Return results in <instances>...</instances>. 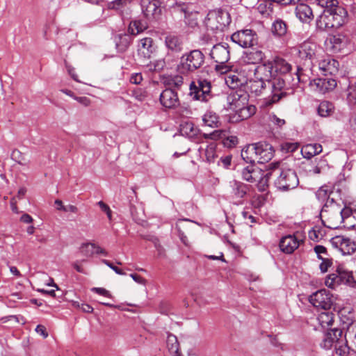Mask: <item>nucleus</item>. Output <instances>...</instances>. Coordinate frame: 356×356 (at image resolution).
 <instances>
[{
    "mask_svg": "<svg viewBox=\"0 0 356 356\" xmlns=\"http://www.w3.org/2000/svg\"><path fill=\"white\" fill-rule=\"evenodd\" d=\"M347 12L343 7H332L324 10L316 20V26L321 31H328L341 26L346 22Z\"/></svg>",
    "mask_w": 356,
    "mask_h": 356,
    "instance_id": "f257e3e1",
    "label": "nucleus"
},
{
    "mask_svg": "<svg viewBox=\"0 0 356 356\" xmlns=\"http://www.w3.org/2000/svg\"><path fill=\"white\" fill-rule=\"evenodd\" d=\"M341 204L337 202L334 199L328 200L325 202L320 216L323 224L325 227L330 229H337L341 224Z\"/></svg>",
    "mask_w": 356,
    "mask_h": 356,
    "instance_id": "f03ea898",
    "label": "nucleus"
},
{
    "mask_svg": "<svg viewBox=\"0 0 356 356\" xmlns=\"http://www.w3.org/2000/svg\"><path fill=\"white\" fill-rule=\"evenodd\" d=\"M175 14L180 15L184 17V22L188 27L195 29L198 26L200 11L199 6L192 2H176L171 7Z\"/></svg>",
    "mask_w": 356,
    "mask_h": 356,
    "instance_id": "7ed1b4c3",
    "label": "nucleus"
},
{
    "mask_svg": "<svg viewBox=\"0 0 356 356\" xmlns=\"http://www.w3.org/2000/svg\"><path fill=\"white\" fill-rule=\"evenodd\" d=\"M210 57L216 63L214 70L219 74L227 73L234 67V65L229 62L230 51L227 43L215 44L211 50Z\"/></svg>",
    "mask_w": 356,
    "mask_h": 356,
    "instance_id": "20e7f679",
    "label": "nucleus"
},
{
    "mask_svg": "<svg viewBox=\"0 0 356 356\" xmlns=\"http://www.w3.org/2000/svg\"><path fill=\"white\" fill-rule=\"evenodd\" d=\"M204 60V54L199 49H193L182 55L177 69L180 73L188 74L200 69Z\"/></svg>",
    "mask_w": 356,
    "mask_h": 356,
    "instance_id": "39448f33",
    "label": "nucleus"
},
{
    "mask_svg": "<svg viewBox=\"0 0 356 356\" xmlns=\"http://www.w3.org/2000/svg\"><path fill=\"white\" fill-rule=\"evenodd\" d=\"M230 23L229 13L220 8L209 10L204 19L207 29L215 33L224 31Z\"/></svg>",
    "mask_w": 356,
    "mask_h": 356,
    "instance_id": "423d86ee",
    "label": "nucleus"
},
{
    "mask_svg": "<svg viewBox=\"0 0 356 356\" xmlns=\"http://www.w3.org/2000/svg\"><path fill=\"white\" fill-rule=\"evenodd\" d=\"M189 95L193 99L207 102L212 98L211 83L207 79L199 77L189 86Z\"/></svg>",
    "mask_w": 356,
    "mask_h": 356,
    "instance_id": "0eeeda50",
    "label": "nucleus"
},
{
    "mask_svg": "<svg viewBox=\"0 0 356 356\" xmlns=\"http://www.w3.org/2000/svg\"><path fill=\"white\" fill-rule=\"evenodd\" d=\"M271 89L270 95L266 99V105L270 106L278 102L282 97L286 95L284 91L286 86L285 80L282 76L276 75L266 82Z\"/></svg>",
    "mask_w": 356,
    "mask_h": 356,
    "instance_id": "6e6552de",
    "label": "nucleus"
},
{
    "mask_svg": "<svg viewBox=\"0 0 356 356\" xmlns=\"http://www.w3.org/2000/svg\"><path fill=\"white\" fill-rule=\"evenodd\" d=\"M299 179L296 172L291 169L282 170L275 180V186L281 191H288L296 188Z\"/></svg>",
    "mask_w": 356,
    "mask_h": 356,
    "instance_id": "1a4fd4ad",
    "label": "nucleus"
},
{
    "mask_svg": "<svg viewBox=\"0 0 356 356\" xmlns=\"http://www.w3.org/2000/svg\"><path fill=\"white\" fill-rule=\"evenodd\" d=\"M232 40L243 48H249L258 44V35L252 29H242L234 33Z\"/></svg>",
    "mask_w": 356,
    "mask_h": 356,
    "instance_id": "9d476101",
    "label": "nucleus"
},
{
    "mask_svg": "<svg viewBox=\"0 0 356 356\" xmlns=\"http://www.w3.org/2000/svg\"><path fill=\"white\" fill-rule=\"evenodd\" d=\"M309 301L316 308L328 310L333 305V296L326 289H321L312 293Z\"/></svg>",
    "mask_w": 356,
    "mask_h": 356,
    "instance_id": "9b49d317",
    "label": "nucleus"
},
{
    "mask_svg": "<svg viewBox=\"0 0 356 356\" xmlns=\"http://www.w3.org/2000/svg\"><path fill=\"white\" fill-rule=\"evenodd\" d=\"M298 63H313L316 58L318 46L310 41H305L298 47Z\"/></svg>",
    "mask_w": 356,
    "mask_h": 356,
    "instance_id": "f8f14e48",
    "label": "nucleus"
},
{
    "mask_svg": "<svg viewBox=\"0 0 356 356\" xmlns=\"http://www.w3.org/2000/svg\"><path fill=\"white\" fill-rule=\"evenodd\" d=\"M274 69L272 61H267L259 65L255 70L256 78L258 79L253 86H261L264 88L266 82L274 76Z\"/></svg>",
    "mask_w": 356,
    "mask_h": 356,
    "instance_id": "ddd939ff",
    "label": "nucleus"
},
{
    "mask_svg": "<svg viewBox=\"0 0 356 356\" xmlns=\"http://www.w3.org/2000/svg\"><path fill=\"white\" fill-rule=\"evenodd\" d=\"M250 186L240 181L233 180L229 182V195L238 203H242L243 198L250 191Z\"/></svg>",
    "mask_w": 356,
    "mask_h": 356,
    "instance_id": "4468645a",
    "label": "nucleus"
},
{
    "mask_svg": "<svg viewBox=\"0 0 356 356\" xmlns=\"http://www.w3.org/2000/svg\"><path fill=\"white\" fill-rule=\"evenodd\" d=\"M312 89L317 92L325 94L337 86V81L333 78H318L314 79L309 83Z\"/></svg>",
    "mask_w": 356,
    "mask_h": 356,
    "instance_id": "2eb2a0df",
    "label": "nucleus"
},
{
    "mask_svg": "<svg viewBox=\"0 0 356 356\" xmlns=\"http://www.w3.org/2000/svg\"><path fill=\"white\" fill-rule=\"evenodd\" d=\"M142 11L147 19H156L161 13L158 0H141Z\"/></svg>",
    "mask_w": 356,
    "mask_h": 356,
    "instance_id": "dca6fc26",
    "label": "nucleus"
},
{
    "mask_svg": "<svg viewBox=\"0 0 356 356\" xmlns=\"http://www.w3.org/2000/svg\"><path fill=\"white\" fill-rule=\"evenodd\" d=\"M249 95L245 90L238 89L232 91L227 97V101L231 110H236L248 103Z\"/></svg>",
    "mask_w": 356,
    "mask_h": 356,
    "instance_id": "f3484780",
    "label": "nucleus"
},
{
    "mask_svg": "<svg viewBox=\"0 0 356 356\" xmlns=\"http://www.w3.org/2000/svg\"><path fill=\"white\" fill-rule=\"evenodd\" d=\"M339 62L330 56H325L318 61V68L325 76L336 75L339 72Z\"/></svg>",
    "mask_w": 356,
    "mask_h": 356,
    "instance_id": "a211bd4d",
    "label": "nucleus"
},
{
    "mask_svg": "<svg viewBox=\"0 0 356 356\" xmlns=\"http://www.w3.org/2000/svg\"><path fill=\"white\" fill-rule=\"evenodd\" d=\"M257 163H264L272 159L274 149L271 145L266 142L256 143Z\"/></svg>",
    "mask_w": 356,
    "mask_h": 356,
    "instance_id": "6ab92c4d",
    "label": "nucleus"
},
{
    "mask_svg": "<svg viewBox=\"0 0 356 356\" xmlns=\"http://www.w3.org/2000/svg\"><path fill=\"white\" fill-rule=\"evenodd\" d=\"M161 104L168 109L175 108L179 104L177 92L171 88H166L160 95Z\"/></svg>",
    "mask_w": 356,
    "mask_h": 356,
    "instance_id": "aec40b11",
    "label": "nucleus"
},
{
    "mask_svg": "<svg viewBox=\"0 0 356 356\" xmlns=\"http://www.w3.org/2000/svg\"><path fill=\"white\" fill-rule=\"evenodd\" d=\"M331 243L343 254H350L356 250V244L348 238L337 236L332 238Z\"/></svg>",
    "mask_w": 356,
    "mask_h": 356,
    "instance_id": "412c9836",
    "label": "nucleus"
},
{
    "mask_svg": "<svg viewBox=\"0 0 356 356\" xmlns=\"http://www.w3.org/2000/svg\"><path fill=\"white\" fill-rule=\"evenodd\" d=\"M154 51V41L152 38H144L139 41L138 56L143 60H146L150 58Z\"/></svg>",
    "mask_w": 356,
    "mask_h": 356,
    "instance_id": "4be33fe9",
    "label": "nucleus"
},
{
    "mask_svg": "<svg viewBox=\"0 0 356 356\" xmlns=\"http://www.w3.org/2000/svg\"><path fill=\"white\" fill-rule=\"evenodd\" d=\"M300 242L295 235H286L280 239L279 246L282 252L291 254L299 247Z\"/></svg>",
    "mask_w": 356,
    "mask_h": 356,
    "instance_id": "5701e85b",
    "label": "nucleus"
},
{
    "mask_svg": "<svg viewBox=\"0 0 356 356\" xmlns=\"http://www.w3.org/2000/svg\"><path fill=\"white\" fill-rule=\"evenodd\" d=\"M165 46L168 54L179 53L183 49L182 41L179 37L174 34H168L165 37Z\"/></svg>",
    "mask_w": 356,
    "mask_h": 356,
    "instance_id": "b1692460",
    "label": "nucleus"
},
{
    "mask_svg": "<svg viewBox=\"0 0 356 356\" xmlns=\"http://www.w3.org/2000/svg\"><path fill=\"white\" fill-rule=\"evenodd\" d=\"M261 170L254 165H250L243 168L241 177L243 179L250 183H254L263 177Z\"/></svg>",
    "mask_w": 356,
    "mask_h": 356,
    "instance_id": "393cba45",
    "label": "nucleus"
},
{
    "mask_svg": "<svg viewBox=\"0 0 356 356\" xmlns=\"http://www.w3.org/2000/svg\"><path fill=\"white\" fill-rule=\"evenodd\" d=\"M342 330L338 328L331 329L324 334L323 339L320 343L321 347L325 349H330L333 345H335L337 341L341 337Z\"/></svg>",
    "mask_w": 356,
    "mask_h": 356,
    "instance_id": "a878e982",
    "label": "nucleus"
},
{
    "mask_svg": "<svg viewBox=\"0 0 356 356\" xmlns=\"http://www.w3.org/2000/svg\"><path fill=\"white\" fill-rule=\"evenodd\" d=\"M309 63H298L297 65V70L296 75L298 82L307 83L312 81L310 80V74H312L314 64L310 61Z\"/></svg>",
    "mask_w": 356,
    "mask_h": 356,
    "instance_id": "bb28decb",
    "label": "nucleus"
},
{
    "mask_svg": "<svg viewBox=\"0 0 356 356\" xmlns=\"http://www.w3.org/2000/svg\"><path fill=\"white\" fill-rule=\"evenodd\" d=\"M225 74L227 75L225 81L229 88L238 90L237 88L243 84L244 79L243 76L238 72L234 71L233 68Z\"/></svg>",
    "mask_w": 356,
    "mask_h": 356,
    "instance_id": "cd10ccee",
    "label": "nucleus"
},
{
    "mask_svg": "<svg viewBox=\"0 0 356 356\" xmlns=\"http://www.w3.org/2000/svg\"><path fill=\"white\" fill-rule=\"evenodd\" d=\"M296 8V15L302 22H309L313 19V13L311 8L304 3L299 2Z\"/></svg>",
    "mask_w": 356,
    "mask_h": 356,
    "instance_id": "c85d7f7f",
    "label": "nucleus"
},
{
    "mask_svg": "<svg viewBox=\"0 0 356 356\" xmlns=\"http://www.w3.org/2000/svg\"><path fill=\"white\" fill-rule=\"evenodd\" d=\"M270 31L275 38H284L287 34L288 25L283 19L277 18L273 22Z\"/></svg>",
    "mask_w": 356,
    "mask_h": 356,
    "instance_id": "c756f323",
    "label": "nucleus"
},
{
    "mask_svg": "<svg viewBox=\"0 0 356 356\" xmlns=\"http://www.w3.org/2000/svg\"><path fill=\"white\" fill-rule=\"evenodd\" d=\"M272 65L274 72L280 73V76L286 74L291 70L292 67L290 63L280 57H276L274 60L272 61Z\"/></svg>",
    "mask_w": 356,
    "mask_h": 356,
    "instance_id": "7c9ffc66",
    "label": "nucleus"
},
{
    "mask_svg": "<svg viewBox=\"0 0 356 356\" xmlns=\"http://www.w3.org/2000/svg\"><path fill=\"white\" fill-rule=\"evenodd\" d=\"M241 157L246 163L252 164L257 162L256 144L245 146L241 151Z\"/></svg>",
    "mask_w": 356,
    "mask_h": 356,
    "instance_id": "2f4dec72",
    "label": "nucleus"
},
{
    "mask_svg": "<svg viewBox=\"0 0 356 356\" xmlns=\"http://www.w3.org/2000/svg\"><path fill=\"white\" fill-rule=\"evenodd\" d=\"M202 121L204 126L211 128H218L220 125V118L218 115L211 110H208L202 116Z\"/></svg>",
    "mask_w": 356,
    "mask_h": 356,
    "instance_id": "473e14b6",
    "label": "nucleus"
},
{
    "mask_svg": "<svg viewBox=\"0 0 356 356\" xmlns=\"http://www.w3.org/2000/svg\"><path fill=\"white\" fill-rule=\"evenodd\" d=\"M132 40L130 34L120 33L115 37V46L118 51L124 52L129 47Z\"/></svg>",
    "mask_w": 356,
    "mask_h": 356,
    "instance_id": "72a5a7b5",
    "label": "nucleus"
},
{
    "mask_svg": "<svg viewBox=\"0 0 356 356\" xmlns=\"http://www.w3.org/2000/svg\"><path fill=\"white\" fill-rule=\"evenodd\" d=\"M323 150L321 145L318 143L307 144L301 149V154L304 158L309 159L319 154Z\"/></svg>",
    "mask_w": 356,
    "mask_h": 356,
    "instance_id": "f704fd0d",
    "label": "nucleus"
},
{
    "mask_svg": "<svg viewBox=\"0 0 356 356\" xmlns=\"http://www.w3.org/2000/svg\"><path fill=\"white\" fill-rule=\"evenodd\" d=\"M339 272L341 284H345L352 288H356V280L351 271H348L341 267H339Z\"/></svg>",
    "mask_w": 356,
    "mask_h": 356,
    "instance_id": "c9c22d12",
    "label": "nucleus"
},
{
    "mask_svg": "<svg viewBox=\"0 0 356 356\" xmlns=\"http://www.w3.org/2000/svg\"><path fill=\"white\" fill-rule=\"evenodd\" d=\"M333 195V187L324 185L321 186L316 193V198L321 203H325L330 199H334Z\"/></svg>",
    "mask_w": 356,
    "mask_h": 356,
    "instance_id": "e433bc0d",
    "label": "nucleus"
},
{
    "mask_svg": "<svg viewBox=\"0 0 356 356\" xmlns=\"http://www.w3.org/2000/svg\"><path fill=\"white\" fill-rule=\"evenodd\" d=\"M147 23L142 19H137L130 22L128 32L130 35H136L147 29Z\"/></svg>",
    "mask_w": 356,
    "mask_h": 356,
    "instance_id": "4c0bfd02",
    "label": "nucleus"
},
{
    "mask_svg": "<svg viewBox=\"0 0 356 356\" xmlns=\"http://www.w3.org/2000/svg\"><path fill=\"white\" fill-rule=\"evenodd\" d=\"M265 58L264 53L261 50H253L245 54V60L249 64H257Z\"/></svg>",
    "mask_w": 356,
    "mask_h": 356,
    "instance_id": "58836bf2",
    "label": "nucleus"
},
{
    "mask_svg": "<svg viewBox=\"0 0 356 356\" xmlns=\"http://www.w3.org/2000/svg\"><path fill=\"white\" fill-rule=\"evenodd\" d=\"M256 111L257 108L254 105H248V104L245 105V106H241V108H238L234 111L238 114L241 120H243L253 115L256 113Z\"/></svg>",
    "mask_w": 356,
    "mask_h": 356,
    "instance_id": "ea45409f",
    "label": "nucleus"
},
{
    "mask_svg": "<svg viewBox=\"0 0 356 356\" xmlns=\"http://www.w3.org/2000/svg\"><path fill=\"white\" fill-rule=\"evenodd\" d=\"M334 111V107L332 103L328 101L321 102L317 108L318 114L321 117L330 116Z\"/></svg>",
    "mask_w": 356,
    "mask_h": 356,
    "instance_id": "a19ab883",
    "label": "nucleus"
},
{
    "mask_svg": "<svg viewBox=\"0 0 356 356\" xmlns=\"http://www.w3.org/2000/svg\"><path fill=\"white\" fill-rule=\"evenodd\" d=\"M166 346L170 353L176 355L179 353V343L175 335L168 333Z\"/></svg>",
    "mask_w": 356,
    "mask_h": 356,
    "instance_id": "79ce46f5",
    "label": "nucleus"
},
{
    "mask_svg": "<svg viewBox=\"0 0 356 356\" xmlns=\"http://www.w3.org/2000/svg\"><path fill=\"white\" fill-rule=\"evenodd\" d=\"M349 347L346 339L339 338L334 345L335 353L338 356H347L349 353Z\"/></svg>",
    "mask_w": 356,
    "mask_h": 356,
    "instance_id": "37998d69",
    "label": "nucleus"
},
{
    "mask_svg": "<svg viewBox=\"0 0 356 356\" xmlns=\"http://www.w3.org/2000/svg\"><path fill=\"white\" fill-rule=\"evenodd\" d=\"M319 324L323 327H327L332 325L334 322V314L331 312H323L318 316Z\"/></svg>",
    "mask_w": 356,
    "mask_h": 356,
    "instance_id": "c03bdc74",
    "label": "nucleus"
},
{
    "mask_svg": "<svg viewBox=\"0 0 356 356\" xmlns=\"http://www.w3.org/2000/svg\"><path fill=\"white\" fill-rule=\"evenodd\" d=\"M325 284L327 287L330 289H335L337 286L341 285L339 267L336 270L335 273L330 274L327 276Z\"/></svg>",
    "mask_w": 356,
    "mask_h": 356,
    "instance_id": "a18cd8bd",
    "label": "nucleus"
},
{
    "mask_svg": "<svg viewBox=\"0 0 356 356\" xmlns=\"http://www.w3.org/2000/svg\"><path fill=\"white\" fill-rule=\"evenodd\" d=\"M346 312V309L340 311L339 318L344 327L349 328V327L351 326L355 321L354 316L353 314L351 312H348V316L345 314Z\"/></svg>",
    "mask_w": 356,
    "mask_h": 356,
    "instance_id": "49530a36",
    "label": "nucleus"
},
{
    "mask_svg": "<svg viewBox=\"0 0 356 356\" xmlns=\"http://www.w3.org/2000/svg\"><path fill=\"white\" fill-rule=\"evenodd\" d=\"M198 129L194 127L191 122L185 123L181 127V131L189 138L194 137L198 132Z\"/></svg>",
    "mask_w": 356,
    "mask_h": 356,
    "instance_id": "de8ad7c7",
    "label": "nucleus"
},
{
    "mask_svg": "<svg viewBox=\"0 0 356 356\" xmlns=\"http://www.w3.org/2000/svg\"><path fill=\"white\" fill-rule=\"evenodd\" d=\"M149 71L161 72L165 67V62L163 59L156 60L147 65Z\"/></svg>",
    "mask_w": 356,
    "mask_h": 356,
    "instance_id": "09e8293b",
    "label": "nucleus"
},
{
    "mask_svg": "<svg viewBox=\"0 0 356 356\" xmlns=\"http://www.w3.org/2000/svg\"><path fill=\"white\" fill-rule=\"evenodd\" d=\"M184 83V78L181 75L170 76L167 79V83L171 86L179 88Z\"/></svg>",
    "mask_w": 356,
    "mask_h": 356,
    "instance_id": "8fccbe9b",
    "label": "nucleus"
},
{
    "mask_svg": "<svg viewBox=\"0 0 356 356\" xmlns=\"http://www.w3.org/2000/svg\"><path fill=\"white\" fill-rule=\"evenodd\" d=\"M184 220H179L178 222L176 224L175 228L177 230L178 236L179 237L181 242L184 245H188L187 236L185 235L184 232L182 230V229L184 228Z\"/></svg>",
    "mask_w": 356,
    "mask_h": 356,
    "instance_id": "3c124183",
    "label": "nucleus"
},
{
    "mask_svg": "<svg viewBox=\"0 0 356 356\" xmlns=\"http://www.w3.org/2000/svg\"><path fill=\"white\" fill-rule=\"evenodd\" d=\"M225 136V131L222 129L214 130L209 134H204L203 138L204 139H211L213 140H218L222 138Z\"/></svg>",
    "mask_w": 356,
    "mask_h": 356,
    "instance_id": "603ef678",
    "label": "nucleus"
},
{
    "mask_svg": "<svg viewBox=\"0 0 356 356\" xmlns=\"http://www.w3.org/2000/svg\"><path fill=\"white\" fill-rule=\"evenodd\" d=\"M131 96L139 102L144 101L147 97V92L142 88H136L132 90Z\"/></svg>",
    "mask_w": 356,
    "mask_h": 356,
    "instance_id": "864d4df0",
    "label": "nucleus"
},
{
    "mask_svg": "<svg viewBox=\"0 0 356 356\" xmlns=\"http://www.w3.org/2000/svg\"><path fill=\"white\" fill-rule=\"evenodd\" d=\"M205 156L208 162H214L215 158L217 156L215 152V146L210 145L205 149Z\"/></svg>",
    "mask_w": 356,
    "mask_h": 356,
    "instance_id": "5fc2aeb1",
    "label": "nucleus"
},
{
    "mask_svg": "<svg viewBox=\"0 0 356 356\" xmlns=\"http://www.w3.org/2000/svg\"><path fill=\"white\" fill-rule=\"evenodd\" d=\"M91 243H84L81 246L80 252L83 256L91 257L95 254V250L91 248Z\"/></svg>",
    "mask_w": 356,
    "mask_h": 356,
    "instance_id": "6e6d98bb",
    "label": "nucleus"
},
{
    "mask_svg": "<svg viewBox=\"0 0 356 356\" xmlns=\"http://www.w3.org/2000/svg\"><path fill=\"white\" fill-rule=\"evenodd\" d=\"M318 4L325 8V10L332 8V7H340L338 6L337 0H316Z\"/></svg>",
    "mask_w": 356,
    "mask_h": 356,
    "instance_id": "4d7b16f0",
    "label": "nucleus"
},
{
    "mask_svg": "<svg viewBox=\"0 0 356 356\" xmlns=\"http://www.w3.org/2000/svg\"><path fill=\"white\" fill-rule=\"evenodd\" d=\"M279 167H280L279 162L271 163L268 165V170L269 172H268L264 176L265 179H266V182L267 181V180H268L271 177V176L273 175V174L276 172V170H277L279 169Z\"/></svg>",
    "mask_w": 356,
    "mask_h": 356,
    "instance_id": "13d9d810",
    "label": "nucleus"
},
{
    "mask_svg": "<svg viewBox=\"0 0 356 356\" xmlns=\"http://www.w3.org/2000/svg\"><path fill=\"white\" fill-rule=\"evenodd\" d=\"M314 250L317 254V257L319 259H323V258H325L327 256H328L327 248L323 245H316L314 248Z\"/></svg>",
    "mask_w": 356,
    "mask_h": 356,
    "instance_id": "bf43d9fd",
    "label": "nucleus"
},
{
    "mask_svg": "<svg viewBox=\"0 0 356 356\" xmlns=\"http://www.w3.org/2000/svg\"><path fill=\"white\" fill-rule=\"evenodd\" d=\"M322 262L321 263L319 266V268L322 273H326L328 270V268L332 265V259L325 257L323 258Z\"/></svg>",
    "mask_w": 356,
    "mask_h": 356,
    "instance_id": "052dcab7",
    "label": "nucleus"
},
{
    "mask_svg": "<svg viewBox=\"0 0 356 356\" xmlns=\"http://www.w3.org/2000/svg\"><path fill=\"white\" fill-rule=\"evenodd\" d=\"M11 158L19 164H24V158L21 152L14 149L11 153Z\"/></svg>",
    "mask_w": 356,
    "mask_h": 356,
    "instance_id": "680f3d73",
    "label": "nucleus"
},
{
    "mask_svg": "<svg viewBox=\"0 0 356 356\" xmlns=\"http://www.w3.org/2000/svg\"><path fill=\"white\" fill-rule=\"evenodd\" d=\"M97 204L100 207L101 210L106 213L108 218L109 220H112V211L106 203H104L103 201H99L97 202Z\"/></svg>",
    "mask_w": 356,
    "mask_h": 356,
    "instance_id": "e2e57ef3",
    "label": "nucleus"
},
{
    "mask_svg": "<svg viewBox=\"0 0 356 356\" xmlns=\"http://www.w3.org/2000/svg\"><path fill=\"white\" fill-rule=\"evenodd\" d=\"M353 214V211L351 209L344 207H342L341 205V212L340 215H341V223L344 222L346 219H348Z\"/></svg>",
    "mask_w": 356,
    "mask_h": 356,
    "instance_id": "0e129e2a",
    "label": "nucleus"
},
{
    "mask_svg": "<svg viewBox=\"0 0 356 356\" xmlns=\"http://www.w3.org/2000/svg\"><path fill=\"white\" fill-rule=\"evenodd\" d=\"M343 39L340 35H333L330 38V42L333 44L334 48L340 47V45L343 42Z\"/></svg>",
    "mask_w": 356,
    "mask_h": 356,
    "instance_id": "69168bd1",
    "label": "nucleus"
},
{
    "mask_svg": "<svg viewBox=\"0 0 356 356\" xmlns=\"http://www.w3.org/2000/svg\"><path fill=\"white\" fill-rule=\"evenodd\" d=\"M102 263L106 264L107 266H108L110 268H111L113 270H114L118 275H124L126 274L121 268H119L118 267L114 266L108 260L103 259Z\"/></svg>",
    "mask_w": 356,
    "mask_h": 356,
    "instance_id": "338daca9",
    "label": "nucleus"
},
{
    "mask_svg": "<svg viewBox=\"0 0 356 356\" xmlns=\"http://www.w3.org/2000/svg\"><path fill=\"white\" fill-rule=\"evenodd\" d=\"M347 99L350 103L356 104V90L350 88Z\"/></svg>",
    "mask_w": 356,
    "mask_h": 356,
    "instance_id": "774afa93",
    "label": "nucleus"
}]
</instances>
